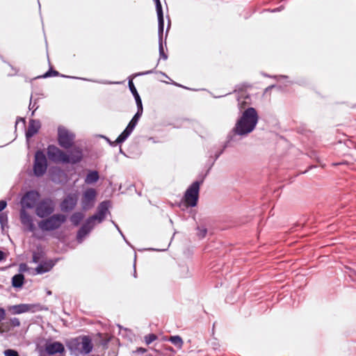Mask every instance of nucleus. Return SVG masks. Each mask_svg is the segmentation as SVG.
Here are the masks:
<instances>
[{"label":"nucleus","mask_w":356,"mask_h":356,"mask_svg":"<svg viewBox=\"0 0 356 356\" xmlns=\"http://www.w3.org/2000/svg\"><path fill=\"white\" fill-rule=\"evenodd\" d=\"M259 121V115L256 109L253 107L246 108L242 113L240 118L236 121L234 127L227 136V140L221 149L216 155L217 159L225 149L229 145V143L234 140V135L241 136H247L253 131Z\"/></svg>","instance_id":"nucleus-1"},{"label":"nucleus","mask_w":356,"mask_h":356,"mask_svg":"<svg viewBox=\"0 0 356 356\" xmlns=\"http://www.w3.org/2000/svg\"><path fill=\"white\" fill-rule=\"evenodd\" d=\"M67 347L71 355L79 356L89 354L92 350L93 345L90 337L83 335L69 340Z\"/></svg>","instance_id":"nucleus-2"},{"label":"nucleus","mask_w":356,"mask_h":356,"mask_svg":"<svg viewBox=\"0 0 356 356\" xmlns=\"http://www.w3.org/2000/svg\"><path fill=\"white\" fill-rule=\"evenodd\" d=\"M67 217L62 213H56L46 217L38 222L39 228L43 232H51L59 229L65 222Z\"/></svg>","instance_id":"nucleus-3"},{"label":"nucleus","mask_w":356,"mask_h":356,"mask_svg":"<svg viewBox=\"0 0 356 356\" xmlns=\"http://www.w3.org/2000/svg\"><path fill=\"white\" fill-rule=\"evenodd\" d=\"M202 182L203 181H195L186 189L183 201L187 207H194L197 205L199 198L200 186Z\"/></svg>","instance_id":"nucleus-4"},{"label":"nucleus","mask_w":356,"mask_h":356,"mask_svg":"<svg viewBox=\"0 0 356 356\" xmlns=\"http://www.w3.org/2000/svg\"><path fill=\"white\" fill-rule=\"evenodd\" d=\"M47 160L45 154L41 150H38L35 154L33 163V172L36 177H41L45 174L47 169Z\"/></svg>","instance_id":"nucleus-5"},{"label":"nucleus","mask_w":356,"mask_h":356,"mask_svg":"<svg viewBox=\"0 0 356 356\" xmlns=\"http://www.w3.org/2000/svg\"><path fill=\"white\" fill-rule=\"evenodd\" d=\"M47 154L49 159L54 163H69L68 154L54 145H50L48 146Z\"/></svg>","instance_id":"nucleus-6"},{"label":"nucleus","mask_w":356,"mask_h":356,"mask_svg":"<svg viewBox=\"0 0 356 356\" xmlns=\"http://www.w3.org/2000/svg\"><path fill=\"white\" fill-rule=\"evenodd\" d=\"M75 135L66 128L59 127L58 129V141L60 147L69 149L74 143Z\"/></svg>","instance_id":"nucleus-7"},{"label":"nucleus","mask_w":356,"mask_h":356,"mask_svg":"<svg viewBox=\"0 0 356 356\" xmlns=\"http://www.w3.org/2000/svg\"><path fill=\"white\" fill-rule=\"evenodd\" d=\"M54 211V205L51 200L44 198L40 201L35 207L36 215L44 218L51 215Z\"/></svg>","instance_id":"nucleus-8"},{"label":"nucleus","mask_w":356,"mask_h":356,"mask_svg":"<svg viewBox=\"0 0 356 356\" xmlns=\"http://www.w3.org/2000/svg\"><path fill=\"white\" fill-rule=\"evenodd\" d=\"M40 197V193L35 190H31L27 191L26 193H25V194L22 196L21 199L20 209L26 210L27 209L34 208L35 207H36L37 202L39 200Z\"/></svg>","instance_id":"nucleus-9"},{"label":"nucleus","mask_w":356,"mask_h":356,"mask_svg":"<svg viewBox=\"0 0 356 356\" xmlns=\"http://www.w3.org/2000/svg\"><path fill=\"white\" fill-rule=\"evenodd\" d=\"M110 202L108 201H104L101 202L97 209L96 213L89 217L87 220L89 221L94 227L95 225V221L101 223L106 218L107 213H109L108 207Z\"/></svg>","instance_id":"nucleus-10"},{"label":"nucleus","mask_w":356,"mask_h":356,"mask_svg":"<svg viewBox=\"0 0 356 356\" xmlns=\"http://www.w3.org/2000/svg\"><path fill=\"white\" fill-rule=\"evenodd\" d=\"M143 114L136 113L134 115L125 129L120 134V136L117 138L115 143L117 144H120L124 142L127 138L131 135L136 126L137 125L140 118Z\"/></svg>","instance_id":"nucleus-11"},{"label":"nucleus","mask_w":356,"mask_h":356,"mask_svg":"<svg viewBox=\"0 0 356 356\" xmlns=\"http://www.w3.org/2000/svg\"><path fill=\"white\" fill-rule=\"evenodd\" d=\"M97 196V191L95 188H87L82 195L81 207L85 211L93 207Z\"/></svg>","instance_id":"nucleus-12"},{"label":"nucleus","mask_w":356,"mask_h":356,"mask_svg":"<svg viewBox=\"0 0 356 356\" xmlns=\"http://www.w3.org/2000/svg\"><path fill=\"white\" fill-rule=\"evenodd\" d=\"M78 201V197L76 193L68 194L61 202L60 207L62 211L69 212L73 210Z\"/></svg>","instance_id":"nucleus-13"},{"label":"nucleus","mask_w":356,"mask_h":356,"mask_svg":"<svg viewBox=\"0 0 356 356\" xmlns=\"http://www.w3.org/2000/svg\"><path fill=\"white\" fill-rule=\"evenodd\" d=\"M19 219L24 229L28 232H33L35 229L33 217L25 209H20Z\"/></svg>","instance_id":"nucleus-14"},{"label":"nucleus","mask_w":356,"mask_h":356,"mask_svg":"<svg viewBox=\"0 0 356 356\" xmlns=\"http://www.w3.org/2000/svg\"><path fill=\"white\" fill-rule=\"evenodd\" d=\"M45 351L51 355L56 353H63L65 352V347L63 344L59 341L47 343L45 344Z\"/></svg>","instance_id":"nucleus-15"},{"label":"nucleus","mask_w":356,"mask_h":356,"mask_svg":"<svg viewBox=\"0 0 356 356\" xmlns=\"http://www.w3.org/2000/svg\"><path fill=\"white\" fill-rule=\"evenodd\" d=\"M94 226L87 220L79 229L76 239L79 243H82L83 238L91 232Z\"/></svg>","instance_id":"nucleus-16"},{"label":"nucleus","mask_w":356,"mask_h":356,"mask_svg":"<svg viewBox=\"0 0 356 356\" xmlns=\"http://www.w3.org/2000/svg\"><path fill=\"white\" fill-rule=\"evenodd\" d=\"M40 128V122L37 120H30L27 130L26 131V137L27 139L32 138L38 133Z\"/></svg>","instance_id":"nucleus-17"},{"label":"nucleus","mask_w":356,"mask_h":356,"mask_svg":"<svg viewBox=\"0 0 356 356\" xmlns=\"http://www.w3.org/2000/svg\"><path fill=\"white\" fill-rule=\"evenodd\" d=\"M69 156V163H72L76 164L79 163L83 158V154L82 151L79 147H74L73 148Z\"/></svg>","instance_id":"nucleus-18"},{"label":"nucleus","mask_w":356,"mask_h":356,"mask_svg":"<svg viewBox=\"0 0 356 356\" xmlns=\"http://www.w3.org/2000/svg\"><path fill=\"white\" fill-rule=\"evenodd\" d=\"M55 262L52 260L42 261L35 268V272L37 274H43L49 272L54 266Z\"/></svg>","instance_id":"nucleus-19"},{"label":"nucleus","mask_w":356,"mask_h":356,"mask_svg":"<svg viewBox=\"0 0 356 356\" xmlns=\"http://www.w3.org/2000/svg\"><path fill=\"white\" fill-rule=\"evenodd\" d=\"M33 307V305L29 304H19L11 306L9 310L13 314H19L29 312Z\"/></svg>","instance_id":"nucleus-20"},{"label":"nucleus","mask_w":356,"mask_h":356,"mask_svg":"<svg viewBox=\"0 0 356 356\" xmlns=\"http://www.w3.org/2000/svg\"><path fill=\"white\" fill-rule=\"evenodd\" d=\"M156 4V9L158 17V26H160L161 31L162 27H164V19L162 6L160 0H154Z\"/></svg>","instance_id":"nucleus-21"},{"label":"nucleus","mask_w":356,"mask_h":356,"mask_svg":"<svg viewBox=\"0 0 356 356\" xmlns=\"http://www.w3.org/2000/svg\"><path fill=\"white\" fill-rule=\"evenodd\" d=\"M164 27H162L161 31L160 30V26H158V33H159V56L164 60L168 58L167 54H165L163 45V34Z\"/></svg>","instance_id":"nucleus-22"},{"label":"nucleus","mask_w":356,"mask_h":356,"mask_svg":"<svg viewBox=\"0 0 356 356\" xmlns=\"http://www.w3.org/2000/svg\"><path fill=\"white\" fill-rule=\"evenodd\" d=\"M99 179V173L97 170H90L85 178V183L87 184H92L96 183Z\"/></svg>","instance_id":"nucleus-23"},{"label":"nucleus","mask_w":356,"mask_h":356,"mask_svg":"<svg viewBox=\"0 0 356 356\" xmlns=\"http://www.w3.org/2000/svg\"><path fill=\"white\" fill-rule=\"evenodd\" d=\"M24 281V275L19 273L15 275L12 278V285L15 288H20L22 286Z\"/></svg>","instance_id":"nucleus-24"},{"label":"nucleus","mask_w":356,"mask_h":356,"mask_svg":"<svg viewBox=\"0 0 356 356\" xmlns=\"http://www.w3.org/2000/svg\"><path fill=\"white\" fill-rule=\"evenodd\" d=\"M84 218V214L82 212L77 211L74 212L71 216H70V222L74 226H78L81 220Z\"/></svg>","instance_id":"nucleus-25"},{"label":"nucleus","mask_w":356,"mask_h":356,"mask_svg":"<svg viewBox=\"0 0 356 356\" xmlns=\"http://www.w3.org/2000/svg\"><path fill=\"white\" fill-rule=\"evenodd\" d=\"M168 341L179 349L181 348L184 343L181 337L178 335L170 337Z\"/></svg>","instance_id":"nucleus-26"},{"label":"nucleus","mask_w":356,"mask_h":356,"mask_svg":"<svg viewBox=\"0 0 356 356\" xmlns=\"http://www.w3.org/2000/svg\"><path fill=\"white\" fill-rule=\"evenodd\" d=\"M128 84H129V90H130L131 92L132 93L133 96L134 97V99L139 97L140 95H139V94L133 83V81L131 79L129 80Z\"/></svg>","instance_id":"nucleus-27"},{"label":"nucleus","mask_w":356,"mask_h":356,"mask_svg":"<svg viewBox=\"0 0 356 356\" xmlns=\"http://www.w3.org/2000/svg\"><path fill=\"white\" fill-rule=\"evenodd\" d=\"M58 74H59L58 72H57V71L50 68L46 73H44L40 77H42V78H48V77H51V76H58Z\"/></svg>","instance_id":"nucleus-28"},{"label":"nucleus","mask_w":356,"mask_h":356,"mask_svg":"<svg viewBox=\"0 0 356 356\" xmlns=\"http://www.w3.org/2000/svg\"><path fill=\"white\" fill-rule=\"evenodd\" d=\"M157 339V336L155 334H149L145 336V341L147 344H150Z\"/></svg>","instance_id":"nucleus-29"},{"label":"nucleus","mask_w":356,"mask_h":356,"mask_svg":"<svg viewBox=\"0 0 356 356\" xmlns=\"http://www.w3.org/2000/svg\"><path fill=\"white\" fill-rule=\"evenodd\" d=\"M135 101H136V106H137V113L143 114V103H142L140 97L135 99Z\"/></svg>","instance_id":"nucleus-30"},{"label":"nucleus","mask_w":356,"mask_h":356,"mask_svg":"<svg viewBox=\"0 0 356 356\" xmlns=\"http://www.w3.org/2000/svg\"><path fill=\"white\" fill-rule=\"evenodd\" d=\"M135 101H136V106H137V113L143 114V103H142L140 97L135 99Z\"/></svg>","instance_id":"nucleus-31"},{"label":"nucleus","mask_w":356,"mask_h":356,"mask_svg":"<svg viewBox=\"0 0 356 356\" xmlns=\"http://www.w3.org/2000/svg\"><path fill=\"white\" fill-rule=\"evenodd\" d=\"M197 235L200 238H204L205 237L207 233V229L204 227H197Z\"/></svg>","instance_id":"nucleus-32"},{"label":"nucleus","mask_w":356,"mask_h":356,"mask_svg":"<svg viewBox=\"0 0 356 356\" xmlns=\"http://www.w3.org/2000/svg\"><path fill=\"white\" fill-rule=\"evenodd\" d=\"M5 356H19L18 353L13 349H8L4 351Z\"/></svg>","instance_id":"nucleus-33"},{"label":"nucleus","mask_w":356,"mask_h":356,"mask_svg":"<svg viewBox=\"0 0 356 356\" xmlns=\"http://www.w3.org/2000/svg\"><path fill=\"white\" fill-rule=\"evenodd\" d=\"M8 222V216L4 213H0V224L4 226Z\"/></svg>","instance_id":"nucleus-34"},{"label":"nucleus","mask_w":356,"mask_h":356,"mask_svg":"<svg viewBox=\"0 0 356 356\" xmlns=\"http://www.w3.org/2000/svg\"><path fill=\"white\" fill-rule=\"evenodd\" d=\"M10 324L13 327H19L20 325V321L17 318H15V317L12 318H10Z\"/></svg>","instance_id":"nucleus-35"},{"label":"nucleus","mask_w":356,"mask_h":356,"mask_svg":"<svg viewBox=\"0 0 356 356\" xmlns=\"http://www.w3.org/2000/svg\"><path fill=\"white\" fill-rule=\"evenodd\" d=\"M246 104H247V102L245 99H242L241 97H238V104L240 109L243 108Z\"/></svg>","instance_id":"nucleus-36"},{"label":"nucleus","mask_w":356,"mask_h":356,"mask_svg":"<svg viewBox=\"0 0 356 356\" xmlns=\"http://www.w3.org/2000/svg\"><path fill=\"white\" fill-rule=\"evenodd\" d=\"M40 259V256L39 253L33 252V262L38 263Z\"/></svg>","instance_id":"nucleus-37"},{"label":"nucleus","mask_w":356,"mask_h":356,"mask_svg":"<svg viewBox=\"0 0 356 356\" xmlns=\"http://www.w3.org/2000/svg\"><path fill=\"white\" fill-rule=\"evenodd\" d=\"M35 104H36V103H35V102L33 104H32V102H31V100L30 101V104H29V109H30V110L33 109V112H32V115H34V112H35V110H37V108H38V106H35Z\"/></svg>","instance_id":"nucleus-38"},{"label":"nucleus","mask_w":356,"mask_h":356,"mask_svg":"<svg viewBox=\"0 0 356 356\" xmlns=\"http://www.w3.org/2000/svg\"><path fill=\"white\" fill-rule=\"evenodd\" d=\"M6 317V311L3 308H0V322H1Z\"/></svg>","instance_id":"nucleus-39"},{"label":"nucleus","mask_w":356,"mask_h":356,"mask_svg":"<svg viewBox=\"0 0 356 356\" xmlns=\"http://www.w3.org/2000/svg\"><path fill=\"white\" fill-rule=\"evenodd\" d=\"M153 72H154L153 70H148V71H145V72H139V73L136 74L134 75V76L149 74L153 73Z\"/></svg>","instance_id":"nucleus-40"},{"label":"nucleus","mask_w":356,"mask_h":356,"mask_svg":"<svg viewBox=\"0 0 356 356\" xmlns=\"http://www.w3.org/2000/svg\"><path fill=\"white\" fill-rule=\"evenodd\" d=\"M7 206V202L5 200H0V212L3 211Z\"/></svg>","instance_id":"nucleus-41"},{"label":"nucleus","mask_w":356,"mask_h":356,"mask_svg":"<svg viewBox=\"0 0 356 356\" xmlns=\"http://www.w3.org/2000/svg\"><path fill=\"white\" fill-rule=\"evenodd\" d=\"M95 82L102 83V84H113L116 83L115 82L106 81H95Z\"/></svg>","instance_id":"nucleus-42"},{"label":"nucleus","mask_w":356,"mask_h":356,"mask_svg":"<svg viewBox=\"0 0 356 356\" xmlns=\"http://www.w3.org/2000/svg\"><path fill=\"white\" fill-rule=\"evenodd\" d=\"M112 223L115 225V227L118 230V232L121 234V235L123 236V238H124V236L123 234L122 233L121 230L120 229L118 225L114 221H112Z\"/></svg>","instance_id":"nucleus-43"},{"label":"nucleus","mask_w":356,"mask_h":356,"mask_svg":"<svg viewBox=\"0 0 356 356\" xmlns=\"http://www.w3.org/2000/svg\"><path fill=\"white\" fill-rule=\"evenodd\" d=\"M5 257V254L3 251L0 250V261H2Z\"/></svg>","instance_id":"nucleus-44"},{"label":"nucleus","mask_w":356,"mask_h":356,"mask_svg":"<svg viewBox=\"0 0 356 356\" xmlns=\"http://www.w3.org/2000/svg\"><path fill=\"white\" fill-rule=\"evenodd\" d=\"M138 351L141 352V353H145L146 351V350L145 348H140L138 349Z\"/></svg>","instance_id":"nucleus-45"},{"label":"nucleus","mask_w":356,"mask_h":356,"mask_svg":"<svg viewBox=\"0 0 356 356\" xmlns=\"http://www.w3.org/2000/svg\"><path fill=\"white\" fill-rule=\"evenodd\" d=\"M18 120H21V121H22L24 123L25 122V120H24V118H19V119L17 120V122H16V124H17Z\"/></svg>","instance_id":"nucleus-46"},{"label":"nucleus","mask_w":356,"mask_h":356,"mask_svg":"<svg viewBox=\"0 0 356 356\" xmlns=\"http://www.w3.org/2000/svg\"><path fill=\"white\" fill-rule=\"evenodd\" d=\"M23 267H26V265H25V264H22V265H20V269H21V270H23V269H22V268H23Z\"/></svg>","instance_id":"nucleus-47"},{"label":"nucleus","mask_w":356,"mask_h":356,"mask_svg":"<svg viewBox=\"0 0 356 356\" xmlns=\"http://www.w3.org/2000/svg\"><path fill=\"white\" fill-rule=\"evenodd\" d=\"M134 276L135 277H136V269H134Z\"/></svg>","instance_id":"nucleus-48"},{"label":"nucleus","mask_w":356,"mask_h":356,"mask_svg":"<svg viewBox=\"0 0 356 356\" xmlns=\"http://www.w3.org/2000/svg\"><path fill=\"white\" fill-rule=\"evenodd\" d=\"M277 10H280V8L275 9V10H273V12H275V11H277Z\"/></svg>","instance_id":"nucleus-49"},{"label":"nucleus","mask_w":356,"mask_h":356,"mask_svg":"<svg viewBox=\"0 0 356 356\" xmlns=\"http://www.w3.org/2000/svg\"><path fill=\"white\" fill-rule=\"evenodd\" d=\"M243 99H250V97H248V95H246Z\"/></svg>","instance_id":"nucleus-50"},{"label":"nucleus","mask_w":356,"mask_h":356,"mask_svg":"<svg viewBox=\"0 0 356 356\" xmlns=\"http://www.w3.org/2000/svg\"><path fill=\"white\" fill-rule=\"evenodd\" d=\"M281 77H283V78H286L287 76H280Z\"/></svg>","instance_id":"nucleus-51"}]
</instances>
